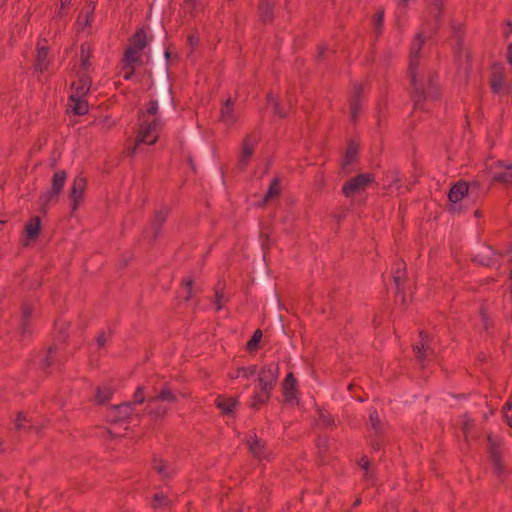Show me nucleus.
<instances>
[{
  "instance_id": "nucleus-3",
  "label": "nucleus",
  "mask_w": 512,
  "mask_h": 512,
  "mask_svg": "<svg viewBox=\"0 0 512 512\" xmlns=\"http://www.w3.org/2000/svg\"><path fill=\"white\" fill-rule=\"evenodd\" d=\"M147 44V36L143 30H139L131 40V45L126 50L124 61L127 67H132L139 63L140 51Z\"/></svg>"
},
{
  "instance_id": "nucleus-45",
  "label": "nucleus",
  "mask_w": 512,
  "mask_h": 512,
  "mask_svg": "<svg viewBox=\"0 0 512 512\" xmlns=\"http://www.w3.org/2000/svg\"><path fill=\"white\" fill-rule=\"evenodd\" d=\"M359 465L362 469L364 470H367L368 469V465H369V461L366 457H363L360 462H359Z\"/></svg>"
},
{
  "instance_id": "nucleus-37",
  "label": "nucleus",
  "mask_w": 512,
  "mask_h": 512,
  "mask_svg": "<svg viewBox=\"0 0 512 512\" xmlns=\"http://www.w3.org/2000/svg\"><path fill=\"white\" fill-rule=\"evenodd\" d=\"M134 66L135 65H133L132 67H127L126 63L124 62V79L130 80L132 78V75L134 73Z\"/></svg>"
},
{
  "instance_id": "nucleus-11",
  "label": "nucleus",
  "mask_w": 512,
  "mask_h": 512,
  "mask_svg": "<svg viewBox=\"0 0 512 512\" xmlns=\"http://www.w3.org/2000/svg\"><path fill=\"white\" fill-rule=\"evenodd\" d=\"M66 177H67L66 172L63 170L58 171L54 174L53 179H52L51 189L46 195L47 200H51L52 198L59 195V193L61 192V190L64 187Z\"/></svg>"
},
{
  "instance_id": "nucleus-51",
  "label": "nucleus",
  "mask_w": 512,
  "mask_h": 512,
  "mask_svg": "<svg viewBox=\"0 0 512 512\" xmlns=\"http://www.w3.org/2000/svg\"><path fill=\"white\" fill-rule=\"evenodd\" d=\"M165 57H166V58H169V57H170V52H169L168 50H167V51H165Z\"/></svg>"
},
{
  "instance_id": "nucleus-52",
  "label": "nucleus",
  "mask_w": 512,
  "mask_h": 512,
  "mask_svg": "<svg viewBox=\"0 0 512 512\" xmlns=\"http://www.w3.org/2000/svg\"><path fill=\"white\" fill-rule=\"evenodd\" d=\"M190 286H191V281H188V282L186 283V287H187V289H189V288H190Z\"/></svg>"
},
{
  "instance_id": "nucleus-44",
  "label": "nucleus",
  "mask_w": 512,
  "mask_h": 512,
  "mask_svg": "<svg viewBox=\"0 0 512 512\" xmlns=\"http://www.w3.org/2000/svg\"><path fill=\"white\" fill-rule=\"evenodd\" d=\"M107 339H106V336L104 333L100 334L98 337H97V345L99 347H102L104 346V344L106 343Z\"/></svg>"
},
{
  "instance_id": "nucleus-19",
  "label": "nucleus",
  "mask_w": 512,
  "mask_h": 512,
  "mask_svg": "<svg viewBox=\"0 0 512 512\" xmlns=\"http://www.w3.org/2000/svg\"><path fill=\"white\" fill-rule=\"evenodd\" d=\"M159 400L174 402L176 400V396L169 388L165 387L159 392V394L156 397L149 399V404L152 405L153 403Z\"/></svg>"
},
{
  "instance_id": "nucleus-1",
  "label": "nucleus",
  "mask_w": 512,
  "mask_h": 512,
  "mask_svg": "<svg viewBox=\"0 0 512 512\" xmlns=\"http://www.w3.org/2000/svg\"><path fill=\"white\" fill-rule=\"evenodd\" d=\"M424 40L420 34L417 35L413 42L410 62H409V74L410 82L414 92L415 108L421 110H427L426 103L435 99L436 91L432 86V76L430 74L421 76L416 70V56L423 45Z\"/></svg>"
},
{
  "instance_id": "nucleus-7",
  "label": "nucleus",
  "mask_w": 512,
  "mask_h": 512,
  "mask_svg": "<svg viewBox=\"0 0 512 512\" xmlns=\"http://www.w3.org/2000/svg\"><path fill=\"white\" fill-rule=\"evenodd\" d=\"M416 359L420 364H424L434 355L433 341L427 334L421 333V344L414 346Z\"/></svg>"
},
{
  "instance_id": "nucleus-12",
  "label": "nucleus",
  "mask_w": 512,
  "mask_h": 512,
  "mask_svg": "<svg viewBox=\"0 0 512 512\" xmlns=\"http://www.w3.org/2000/svg\"><path fill=\"white\" fill-rule=\"evenodd\" d=\"M41 230V221L39 217H34L25 226V239L24 245H28L30 240H35Z\"/></svg>"
},
{
  "instance_id": "nucleus-24",
  "label": "nucleus",
  "mask_w": 512,
  "mask_h": 512,
  "mask_svg": "<svg viewBox=\"0 0 512 512\" xmlns=\"http://www.w3.org/2000/svg\"><path fill=\"white\" fill-rule=\"evenodd\" d=\"M357 154V147L354 145H350L346 151L343 163H342V169L346 170V168L354 161Z\"/></svg>"
},
{
  "instance_id": "nucleus-33",
  "label": "nucleus",
  "mask_w": 512,
  "mask_h": 512,
  "mask_svg": "<svg viewBox=\"0 0 512 512\" xmlns=\"http://www.w3.org/2000/svg\"><path fill=\"white\" fill-rule=\"evenodd\" d=\"M85 187H86V181L84 178L82 177H78L74 180V183H73V186H72V191H76V192H80V193H84L85 191Z\"/></svg>"
},
{
  "instance_id": "nucleus-38",
  "label": "nucleus",
  "mask_w": 512,
  "mask_h": 512,
  "mask_svg": "<svg viewBox=\"0 0 512 512\" xmlns=\"http://www.w3.org/2000/svg\"><path fill=\"white\" fill-rule=\"evenodd\" d=\"M167 501H166V497L164 496V494L160 493V494H156L154 496V503L153 505H162V504H166Z\"/></svg>"
},
{
  "instance_id": "nucleus-41",
  "label": "nucleus",
  "mask_w": 512,
  "mask_h": 512,
  "mask_svg": "<svg viewBox=\"0 0 512 512\" xmlns=\"http://www.w3.org/2000/svg\"><path fill=\"white\" fill-rule=\"evenodd\" d=\"M149 413L153 416L158 417L165 413V409H162L160 407H157V408L151 407Z\"/></svg>"
},
{
  "instance_id": "nucleus-34",
  "label": "nucleus",
  "mask_w": 512,
  "mask_h": 512,
  "mask_svg": "<svg viewBox=\"0 0 512 512\" xmlns=\"http://www.w3.org/2000/svg\"><path fill=\"white\" fill-rule=\"evenodd\" d=\"M268 101L271 105H273V109H274V113L280 117H284L285 116V113L282 111L279 103L277 102L275 96H273L272 94L269 95L268 97Z\"/></svg>"
},
{
  "instance_id": "nucleus-20",
  "label": "nucleus",
  "mask_w": 512,
  "mask_h": 512,
  "mask_svg": "<svg viewBox=\"0 0 512 512\" xmlns=\"http://www.w3.org/2000/svg\"><path fill=\"white\" fill-rule=\"evenodd\" d=\"M46 57H47V49L44 46H39L37 57H36V69L39 71H44L47 67L46 65Z\"/></svg>"
},
{
  "instance_id": "nucleus-27",
  "label": "nucleus",
  "mask_w": 512,
  "mask_h": 512,
  "mask_svg": "<svg viewBox=\"0 0 512 512\" xmlns=\"http://www.w3.org/2000/svg\"><path fill=\"white\" fill-rule=\"evenodd\" d=\"M112 394V390L109 387H100L97 389L96 401L100 404L107 402Z\"/></svg>"
},
{
  "instance_id": "nucleus-35",
  "label": "nucleus",
  "mask_w": 512,
  "mask_h": 512,
  "mask_svg": "<svg viewBox=\"0 0 512 512\" xmlns=\"http://www.w3.org/2000/svg\"><path fill=\"white\" fill-rule=\"evenodd\" d=\"M154 468L163 477H166L169 475V472L166 471V464L161 459L155 460Z\"/></svg>"
},
{
  "instance_id": "nucleus-21",
  "label": "nucleus",
  "mask_w": 512,
  "mask_h": 512,
  "mask_svg": "<svg viewBox=\"0 0 512 512\" xmlns=\"http://www.w3.org/2000/svg\"><path fill=\"white\" fill-rule=\"evenodd\" d=\"M89 88H90V80L85 74H83L81 76L79 83L76 86V91L73 92L72 94H76L77 96L83 97L87 93Z\"/></svg>"
},
{
  "instance_id": "nucleus-30",
  "label": "nucleus",
  "mask_w": 512,
  "mask_h": 512,
  "mask_svg": "<svg viewBox=\"0 0 512 512\" xmlns=\"http://www.w3.org/2000/svg\"><path fill=\"white\" fill-rule=\"evenodd\" d=\"M83 195H84V193H80V192H76V191H72L71 190V192H70V200H71L72 211H75L78 208V206H79V204H80V202H81V200L83 198Z\"/></svg>"
},
{
  "instance_id": "nucleus-23",
  "label": "nucleus",
  "mask_w": 512,
  "mask_h": 512,
  "mask_svg": "<svg viewBox=\"0 0 512 512\" xmlns=\"http://www.w3.org/2000/svg\"><path fill=\"white\" fill-rule=\"evenodd\" d=\"M361 85H356L354 88L353 97L350 100V111H351V117L354 119L357 114L358 109V97L361 92Z\"/></svg>"
},
{
  "instance_id": "nucleus-32",
  "label": "nucleus",
  "mask_w": 512,
  "mask_h": 512,
  "mask_svg": "<svg viewBox=\"0 0 512 512\" xmlns=\"http://www.w3.org/2000/svg\"><path fill=\"white\" fill-rule=\"evenodd\" d=\"M503 417L508 424H511L512 420V398L509 399L503 408Z\"/></svg>"
},
{
  "instance_id": "nucleus-16",
  "label": "nucleus",
  "mask_w": 512,
  "mask_h": 512,
  "mask_svg": "<svg viewBox=\"0 0 512 512\" xmlns=\"http://www.w3.org/2000/svg\"><path fill=\"white\" fill-rule=\"evenodd\" d=\"M216 406L225 414L230 415L233 411V408L238 404V400L236 398H224L218 397L216 399Z\"/></svg>"
},
{
  "instance_id": "nucleus-49",
  "label": "nucleus",
  "mask_w": 512,
  "mask_h": 512,
  "mask_svg": "<svg viewBox=\"0 0 512 512\" xmlns=\"http://www.w3.org/2000/svg\"><path fill=\"white\" fill-rule=\"evenodd\" d=\"M28 315H29V311H28V309H27V308H24V310H23V317H24V318H27V317H28Z\"/></svg>"
},
{
  "instance_id": "nucleus-43",
  "label": "nucleus",
  "mask_w": 512,
  "mask_h": 512,
  "mask_svg": "<svg viewBox=\"0 0 512 512\" xmlns=\"http://www.w3.org/2000/svg\"><path fill=\"white\" fill-rule=\"evenodd\" d=\"M223 299V294L220 292H216V300L215 305L217 310H220L222 308L221 300Z\"/></svg>"
},
{
  "instance_id": "nucleus-28",
  "label": "nucleus",
  "mask_w": 512,
  "mask_h": 512,
  "mask_svg": "<svg viewBox=\"0 0 512 512\" xmlns=\"http://www.w3.org/2000/svg\"><path fill=\"white\" fill-rule=\"evenodd\" d=\"M270 393L271 392H263L261 389H259V391L256 390L251 406L256 407L257 404L265 403L270 398Z\"/></svg>"
},
{
  "instance_id": "nucleus-50",
  "label": "nucleus",
  "mask_w": 512,
  "mask_h": 512,
  "mask_svg": "<svg viewBox=\"0 0 512 512\" xmlns=\"http://www.w3.org/2000/svg\"><path fill=\"white\" fill-rule=\"evenodd\" d=\"M189 42H190V44H193V43H194V37H193V36H190V37H189Z\"/></svg>"
},
{
  "instance_id": "nucleus-42",
  "label": "nucleus",
  "mask_w": 512,
  "mask_h": 512,
  "mask_svg": "<svg viewBox=\"0 0 512 512\" xmlns=\"http://www.w3.org/2000/svg\"><path fill=\"white\" fill-rule=\"evenodd\" d=\"M383 20V11H379L374 19L375 28L378 29L380 25L382 24Z\"/></svg>"
},
{
  "instance_id": "nucleus-10",
  "label": "nucleus",
  "mask_w": 512,
  "mask_h": 512,
  "mask_svg": "<svg viewBox=\"0 0 512 512\" xmlns=\"http://www.w3.org/2000/svg\"><path fill=\"white\" fill-rule=\"evenodd\" d=\"M283 394L288 404H293L297 399L296 380L292 374H288L283 382Z\"/></svg>"
},
{
  "instance_id": "nucleus-14",
  "label": "nucleus",
  "mask_w": 512,
  "mask_h": 512,
  "mask_svg": "<svg viewBox=\"0 0 512 512\" xmlns=\"http://www.w3.org/2000/svg\"><path fill=\"white\" fill-rule=\"evenodd\" d=\"M504 88L503 68L495 67L491 77V89L494 93H500Z\"/></svg>"
},
{
  "instance_id": "nucleus-4",
  "label": "nucleus",
  "mask_w": 512,
  "mask_h": 512,
  "mask_svg": "<svg viewBox=\"0 0 512 512\" xmlns=\"http://www.w3.org/2000/svg\"><path fill=\"white\" fill-rule=\"evenodd\" d=\"M373 180V175L370 173L359 174L344 184L342 189L343 193L347 197H350L353 194H359L363 192L366 187L373 182Z\"/></svg>"
},
{
  "instance_id": "nucleus-9",
  "label": "nucleus",
  "mask_w": 512,
  "mask_h": 512,
  "mask_svg": "<svg viewBox=\"0 0 512 512\" xmlns=\"http://www.w3.org/2000/svg\"><path fill=\"white\" fill-rule=\"evenodd\" d=\"M248 449L250 453L259 461L265 460L269 458L270 452L266 448L265 444L257 437L252 436L247 441Z\"/></svg>"
},
{
  "instance_id": "nucleus-15",
  "label": "nucleus",
  "mask_w": 512,
  "mask_h": 512,
  "mask_svg": "<svg viewBox=\"0 0 512 512\" xmlns=\"http://www.w3.org/2000/svg\"><path fill=\"white\" fill-rule=\"evenodd\" d=\"M133 410V404L131 402H126L118 407L113 408V415L110 417L115 421L124 420L131 414Z\"/></svg>"
},
{
  "instance_id": "nucleus-31",
  "label": "nucleus",
  "mask_w": 512,
  "mask_h": 512,
  "mask_svg": "<svg viewBox=\"0 0 512 512\" xmlns=\"http://www.w3.org/2000/svg\"><path fill=\"white\" fill-rule=\"evenodd\" d=\"M88 52H89V48L86 47L85 45H82V48H81V53H82V56H81V69L83 71H86L88 69L89 65H90Z\"/></svg>"
},
{
  "instance_id": "nucleus-5",
  "label": "nucleus",
  "mask_w": 512,
  "mask_h": 512,
  "mask_svg": "<svg viewBox=\"0 0 512 512\" xmlns=\"http://www.w3.org/2000/svg\"><path fill=\"white\" fill-rule=\"evenodd\" d=\"M487 169L495 181L512 184V164L496 161L489 164Z\"/></svg>"
},
{
  "instance_id": "nucleus-18",
  "label": "nucleus",
  "mask_w": 512,
  "mask_h": 512,
  "mask_svg": "<svg viewBox=\"0 0 512 512\" xmlns=\"http://www.w3.org/2000/svg\"><path fill=\"white\" fill-rule=\"evenodd\" d=\"M489 455H490V460L494 466V469L497 472H500V470H501L500 455L496 448V443L491 438H489Z\"/></svg>"
},
{
  "instance_id": "nucleus-47",
  "label": "nucleus",
  "mask_w": 512,
  "mask_h": 512,
  "mask_svg": "<svg viewBox=\"0 0 512 512\" xmlns=\"http://www.w3.org/2000/svg\"><path fill=\"white\" fill-rule=\"evenodd\" d=\"M25 419L23 414H19L16 420V427L21 428V421Z\"/></svg>"
},
{
  "instance_id": "nucleus-36",
  "label": "nucleus",
  "mask_w": 512,
  "mask_h": 512,
  "mask_svg": "<svg viewBox=\"0 0 512 512\" xmlns=\"http://www.w3.org/2000/svg\"><path fill=\"white\" fill-rule=\"evenodd\" d=\"M496 254L497 252L495 250H493L492 248H488V254L483 256V258L479 260V263L483 265H493L491 256H494Z\"/></svg>"
},
{
  "instance_id": "nucleus-54",
  "label": "nucleus",
  "mask_w": 512,
  "mask_h": 512,
  "mask_svg": "<svg viewBox=\"0 0 512 512\" xmlns=\"http://www.w3.org/2000/svg\"><path fill=\"white\" fill-rule=\"evenodd\" d=\"M475 215L478 217L480 215L479 211H476Z\"/></svg>"
},
{
  "instance_id": "nucleus-13",
  "label": "nucleus",
  "mask_w": 512,
  "mask_h": 512,
  "mask_svg": "<svg viewBox=\"0 0 512 512\" xmlns=\"http://www.w3.org/2000/svg\"><path fill=\"white\" fill-rule=\"evenodd\" d=\"M69 110L76 115H84L88 112V104L83 100V97L71 94Z\"/></svg>"
},
{
  "instance_id": "nucleus-6",
  "label": "nucleus",
  "mask_w": 512,
  "mask_h": 512,
  "mask_svg": "<svg viewBox=\"0 0 512 512\" xmlns=\"http://www.w3.org/2000/svg\"><path fill=\"white\" fill-rule=\"evenodd\" d=\"M278 377V366L274 363L262 368L258 376V388L263 392H271Z\"/></svg>"
},
{
  "instance_id": "nucleus-29",
  "label": "nucleus",
  "mask_w": 512,
  "mask_h": 512,
  "mask_svg": "<svg viewBox=\"0 0 512 512\" xmlns=\"http://www.w3.org/2000/svg\"><path fill=\"white\" fill-rule=\"evenodd\" d=\"M261 338H262V331L258 329V330H256L254 332V335L252 336V338L247 343L248 350L249 351H254L257 348Z\"/></svg>"
},
{
  "instance_id": "nucleus-48",
  "label": "nucleus",
  "mask_w": 512,
  "mask_h": 512,
  "mask_svg": "<svg viewBox=\"0 0 512 512\" xmlns=\"http://www.w3.org/2000/svg\"><path fill=\"white\" fill-rule=\"evenodd\" d=\"M164 218H165L164 214L159 212V213L156 214L155 221L157 223H160V222H162L164 220Z\"/></svg>"
},
{
  "instance_id": "nucleus-25",
  "label": "nucleus",
  "mask_w": 512,
  "mask_h": 512,
  "mask_svg": "<svg viewBox=\"0 0 512 512\" xmlns=\"http://www.w3.org/2000/svg\"><path fill=\"white\" fill-rule=\"evenodd\" d=\"M253 153V145L249 143V141H245L242 145L241 154H240V163L244 165L245 162L249 159V157Z\"/></svg>"
},
{
  "instance_id": "nucleus-40",
  "label": "nucleus",
  "mask_w": 512,
  "mask_h": 512,
  "mask_svg": "<svg viewBox=\"0 0 512 512\" xmlns=\"http://www.w3.org/2000/svg\"><path fill=\"white\" fill-rule=\"evenodd\" d=\"M379 422V415L376 411L370 413V424L373 428H376L377 423Z\"/></svg>"
},
{
  "instance_id": "nucleus-26",
  "label": "nucleus",
  "mask_w": 512,
  "mask_h": 512,
  "mask_svg": "<svg viewBox=\"0 0 512 512\" xmlns=\"http://www.w3.org/2000/svg\"><path fill=\"white\" fill-rule=\"evenodd\" d=\"M279 194V179H274L271 183L266 196L264 198L263 204L267 203L270 199L276 197Z\"/></svg>"
},
{
  "instance_id": "nucleus-22",
  "label": "nucleus",
  "mask_w": 512,
  "mask_h": 512,
  "mask_svg": "<svg viewBox=\"0 0 512 512\" xmlns=\"http://www.w3.org/2000/svg\"><path fill=\"white\" fill-rule=\"evenodd\" d=\"M400 270H401L400 267H398L397 270L395 271L393 280H394V284H395L396 289H397L398 296H401L402 302L405 303L406 302V296H405V293H404V287L402 285V276L400 274Z\"/></svg>"
},
{
  "instance_id": "nucleus-39",
  "label": "nucleus",
  "mask_w": 512,
  "mask_h": 512,
  "mask_svg": "<svg viewBox=\"0 0 512 512\" xmlns=\"http://www.w3.org/2000/svg\"><path fill=\"white\" fill-rule=\"evenodd\" d=\"M134 397H135V401L138 402V403H142L144 402L145 398L143 396V387H138V389L136 390L135 394H134Z\"/></svg>"
},
{
  "instance_id": "nucleus-46",
  "label": "nucleus",
  "mask_w": 512,
  "mask_h": 512,
  "mask_svg": "<svg viewBox=\"0 0 512 512\" xmlns=\"http://www.w3.org/2000/svg\"><path fill=\"white\" fill-rule=\"evenodd\" d=\"M507 61L512 66V43L509 44L508 50H507Z\"/></svg>"
},
{
  "instance_id": "nucleus-2",
  "label": "nucleus",
  "mask_w": 512,
  "mask_h": 512,
  "mask_svg": "<svg viewBox=\"0 0 512 512\" xmlns=\"http://www.w3.org/2000/svg\"><path fill=\"white\" fill-rule=\"evenodd\" d=\"M162 127V120L158 112V103L151 101L147 108L139 116L136 143L131 148L130 154L136 152L137 145L140 143L154 144Z\"/></svg>"
},
{
  "instance_id": "nucleus-8",
  "label": "nucleus",
  "mask_w": 512,
  "mask_h": 512,
  "mask_svg": "<svg viewBox=\"0 0 512 512\" xmlns=\"http://www.w3.org/2000/svg\"><path fill=\"white\" fill-rule=\"evenodd\" d=\"M468 191L469 187L466 182H458L450 189L448 198L451 212L455 213L459 210L457 203L468 194Z\"/></svg>"
},
{
  "instance_id": "nucleus-53",
  "label": "nucleus",
  "mask_w": 512,
  "mask_h": 512,
  "mask_svg": "<svg viewBox=\"0 0 512 512\" xmlns=\"http://www.w3.org/2000/svg\"><path fill=\"white\" fill-rule=\"evenodd\" d=\"M255 372H256V369H255V368H251V370H250V374L252 375V374H254Z\"/></svg>"
},
{
  "instance_id": "nucleus-17",
  "label": "nucleus",
  "mask_w": 512,
  "mask_h": 512,
  "mask_svg": "<svg viewBox=\"0 0 512 512\" xmlns=\"http://www.w3.org/2000/svg\"><path fill=\"white\" fill-rule=\"evenodd\" d=\"M235 119L236 116L234 113L232 100L228 99L221 108V120L225 124L229 125L232 124L235 121Z\"/></svg>"
}]
</instances>
